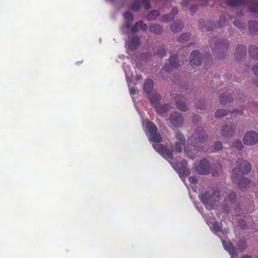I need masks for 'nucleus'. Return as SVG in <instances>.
<instances>
[{
	"label": "nucleus",
	"instance_id": "12",
	"mask_svg": "<svg viewBox=\"0 0 258 258\" xmlns=\"http://www.w3.org/2000/svg\"><path fill=\"white\" fill-rule=\"evenodd\" d=\"M190 62L194 65L200 66L202 63V57L200 52L194 50L190 54Z\"/></svg>",
	"mask_w": 258,
	"mask_h": 258
},
{
	"label": "nucleus",
	"instance_id": "34",
	"mask_svg": "<svg viewBox=\"0 0 258 258\" xmlns=\"http://www.w3.org/2000/svg\"><path fill=\"white\" fill-rule=\"evenodd\" d=\"M228 114V112L225 109H219L216 111L215 113V116L217 117H220L222 116H225V115Z\"/></svg>",
	"mask_w": 258,
	"mask_h": 258
},
{
	"label": "nucleus",
	"instance_id": "21",
	"mask_svg": "<svg viewBox=\"0 0 258 258\" xmlns=\"http://www.w3.org/2000/svg\"><path fill=\"white\" fill-rule=\"evenodd\" d=\"M149 31L154 34L159 35L162 32L163 28L160 25L154 23L149 26Z\"/></svg>",
	"mask_w": 258,
	"mask_h": 258
},
{
	"label": "nucleus",
	"instance_id": "32",
	"mask_svg": "<svg viewBox=\"0 0 258 258\" xmlns=\"http://www.w3.org/2000/svg\"><path fill=\"white\" fill-rule=\"evenodd\" d=\"M189 33H185L180 35L178 37V41L181 43H185L189 40L190 37Z\"/></svg>",
	"mask_w": 258,
	"mask_h": 258
},
{
	"label": "nucleus",
	"instance_id": "56",
	"mask_svg": "<svg viewBox=\"0 0 258 258\" xmlns=\"http://www.w3.org/2000/svg\"><path fill=\"white\" fill-rule=\"evenodd\" d=\"M164 69L165 71H171V69H168V67H167V65H165L164 67Z\"/></svg>",
	"mask_w": 258,
	"mask_h": 258
},
{
	"label": "nucleus",
	"instance_id": "44",
	"mask_svg": "<svg viewBox=\"0 0 258 258\" xmlns=\"http://www.w3.org/2000/svg\"><path fill=\"white\" fill-rule=\"evenodd\" d=\"M188 181L191 184H196L198 182V180L195 176H190L188 178Z\"/></svg>",
	"mask_w": 258,
	"mask_h": 258
},
{
	"label": "nucleus",
	"instance_id": "38",
	"mask_svg": "<svg viewBox=\"0 0 258 258\" xmlns=\"http://www.w3.org/2000/svg\"><path fill=\"white\" fill-rule=\"evenodd\" d=\"M123 16L126 21H132L133 20V14L130 12L124 13Z\"/></svg>",
	"mask_w": 258,
	"mask_h": 258
},
{
	"label": "nucleus",
	"instance_id": "14",
	"mask_svg": "<svg viewBox=\"0 0 258 258\" xmlns=\"http://www.w3.org/2000/svg\"><path fill=\"white\" fill-rule=\"evenodd\" d=\"M235 126L233 125H224L221 131L223 137L228 138L232 136L234 132Z\"/></svg>",
	"mask_w": 258,
	"mask_h": 258
},
{
	"label": "nucleus",
	"instance_id": "17",
	"mask_svg": "<svg viewBox=\"0 0 258 258\" xmlns=\"http://www.w3.org/2000/svg\"><path fill=\"white\" fill-rule=\"evenodd\" d=\"M154 82L151 79H146L144 84L143 90L146 93L149 95L152 93Z\"/></svg>",
	"mask_w": 258,
	"mask_h": 258
},
{
	"label": "nucleus",
	"instance_id": "47",
	"mask_svg": "<svg viewBox=\"0 0 258 258\" xmlns=\"http://www.w3.org/2000/svg\"><path fill=\"white\" fill-rule=\"evenodd\" d=\"M178 13V10L176 8H174L170 13V14H172V16L173 17V18H174V16L176 15Z\"/></svg>",
	"mask_w": 258,
	"mask_h": 258
},
{
	"label": "nucleus",
	"instance_id": "43",
	"mask_svg": "<svg viewBox=\"0 0 258 258\" xmlns=\"http://www.w3.org/2000/svg\"><path fill=\"white\" fill-rule=\"evenodd\" d=\"M238 224L242 229H245L247 226V223L246 221L243 219H240L238 221Z\"/></svg>",
	"mask_w": 258,
	"mask_h": 258
},
{
	"label": "nucleus",
	"instance_id": "23",
	"mask_svg": "<svg viewBox=\"0 0 258 258\" xmlns=\"http://www.w3.org/2000/svg\"><path fill=\"white\" fill-rule=\"evenodd\" d=\"M183 26V24L181 20L176 21L170 26V29L173 32L176 33L180 31Z\"/></svg>",
	"mask_w": 258,
	"mask_h": 258
},
{
	"label": "nucleus",
	"instance_id": "54",
	"mask_svg": "<svg viewBox=\"0 0 258 258\" xmlns=\"http://www.w3.org/2000/svg\"><path fill=\"white\" fill-rule=\"evenodd\" d=\"M233 113H236L237 114H241L242 113V111L241 110H234L233 111Z\"/></svg>",
	"mask_w": 258,
	"mask_h": 258
},
{
	"label": "nucleus",
	"instance_id": "9",
	"mask_svg": "<svg viewBox=\"0 0 258 258\" xmlns=\"http://www.w3.org/2000/svg\"><path fill=\"white\" fill-rule=\"evenodd\" d=\"M169 121L174 126L179 127L182 125L183 118L180 113L175 111L170 114Z\"/></svg>",
	"mask_w": 258,
	"mask_h": 258
},
{
	"label": "nucleus",
	"instance_id": "11",
	"mask_svg": "<svg viewBox=\"0 0 258 258\" xmlns=\"http://www.w3.org/2000/svg\"><path fill=\"white\" fill-rule=\"evenodd\" d=\"M175 138L177 140V141L175 143V150L177 152L181 153L182 151V147L185 145V138L183 134L180 132L175 133Z\"/></svg>",
	"mask_w": 258,
	"mask_h": 258
},
{
	"label": "nucleus",
	"instance_id": "3",
	"mask_svg": "<svg viewBox=\"0 0 258 258\" xmlns=\"http://www.w3.org/2000/svg\"><path fill=\"white\" fill-rule=\"evenodd\" d=\"M199 198L205 205L212 207L217 201L219 200V191L217 189L210 187L204 193L200 194Z\"/></svg>",
	"mask_w": 258,
	"mask_h": 258
},
{
	"label": "nucleus",
	"instance_id": "22",
	"mask_svg": "<svg viewBox=\"0 0 258 258\" xmlns=\"http://www.w3.org/2000/svg\"><path fill=\"white\" fill-rule=\"evenodd\" d=\"M246 53V47L242 45H238L236 48L235 57L236 59H240Z\"/></svg>",
	"mask_w": 258,
	"mask_h": 258
},
{
	"label": "nucleus",
	"instance_id": "46",
	"mask_svg": "<svg viewBox=\"0 0 258 258\" xmlns=\"http://www.w3.org/2000/svg\"><path fill=\"white\" fill-rule=\"evenodd\" d=\"M249 11L252 13H258V3L256 4V7L249 8Z\"/></svg>",
	"mask_w": 258,
	"mask_h": 258
},
{
	"label": "nucleus",
	"instance_id": "39",
	"mask_svg": "<svg viewBox=\"0 0 258 258\" xmlns=\"http://www.w3.org/2000/svg\"><path fill=\"white\" fill-rule=\"evenodd\" d=\"M214 22L213 21H209L205 25L206 28L208 30H212L216 26L214 24Z\"/></svg>",
	"mask_w": 258,
	"mask_h": 258
},
{
	"label": "nucleus",
	"instance_id": "25",
	"mask_svg": "<svg viewBox=\"0 0 258 258\" xmlns=\"http://www.w3.org/2000/svg\"><path fill=\"white\" fill-rule=\"evenodd\" d=\"M249 54L251 58L258 59V47L254 45H250L249 47Z\"/></svg>",
	"mask_w": 258,
	"mask_h": 258
},
{
	"label": "nucleus",
	"instance_id": "61",
	"mask_svg": "<svg viewBox=\"0 0 258 258\" xmlns=\"http://www.w3.org/2000/svg\"><path fill=\"white\" fill-rule=\"evenodd\" d=\"M189 157L190 158H192V159L194 158V156H190V155H189Z\"/></svg>",
	"mask_w": 258,
	"mask_h": 258
},
{
	"label": "nucleus",
	"instance_id": "58",
	"mask_svg": "<svg viewBox=\"0 0 258 258\" xmlns=\"http://www.w3.org/2000/svg\"><path fill=\"white\" fill-rule=\"evenodd\" d=\"M241 258H252V257L248 255H244Z\"/></svg>",
	"mask_w": 258,
	"mask_h": 258
},
{
	"label": "nucleus",
	"instance_id": "1",
	"mask_svg": "<svg viewBox=\"0 0 258 258\" xmlns=\"http://www.w3.org/2000/svg\"><path fill=\"white\" fill-rule=\"evenodd\" d=\"M237 167L232 171V179L233 182L237 183L241 190L248 188L249 184H254L249 179L243 177L244 174L248 173L251 169L250 163L243 159L238 158L236 161Z\"/></svg>",
	"mask_w": 258,
	"mask_h": 258
},
{
	"label": "nucleus",
	"instance_id": "37",
	"mask_svg": "<svg viewBox=\"0 0 258 258\" xmlns=\"http://www.w3.org/2000/svg\"><path fill=\"white\" fill-rule=\"evenodd\" d=\"M232 147L236 148L238 150H240L243 148V145L241 141L237 140L233 143Z\"/></svg>",
	"mask_w": 258,
	"mask_h": 258
},
{
	"label": "nucleus",
	"instance_id": "31",
	"mask_svg": "<svg viewBox=\"0 0 258 258\" xmlns=\"http://www.w3.org/2000/svg\"><path fill=\"white\" fill-rule=\"evenodd\" d=\"M227 14H223L219 18V20L218 23V27H222L224 26L226 23L227 22V20L226 18Z\"/></svg>",
	"mask_w": 258,
	"mask_h": 258
},
{
	"label": "nucleus",
	"instance_id": "16",
	"mask_svg": "<svg viewBox=\"0 0 258 258\" xmlns=\"http://www.w3.org/2000/svg\"><path fill=\"white\" fill-rule=\"evenodd\" d=\"M187 162L185 160H183L180 163V166L178 170V172L180 176H187L190 174V171L187 167Z\"/></svg>",
	"mask_w": 258,
	"mask_h": 258
},
{
	"label": "nucleus",
	"instance_id": "26",
	"mask_svg": "<svg viewBox=\"0 0 258 258\" xmlns=\"http://www.w3.org/2000/svg\"><path fill=\"white\" fill-rule=\"evenodd\" d=\"M236 198V195L233 192H231L226 196L225 198V202L226 205H230L235 202Z\"/></svg>",
	"mask_w": 258,
	"mask_h": 258
},
{
	"label": "nucleus",
	"instance_id": "19",
	"mask_svg": "<svg viewBox=\"0 0 258 258\" xmlns=\"http://www.w3.org/2000/svg\"><path fill=\"white\" fill-rule=\"evenodd\" d=\"M171 106L169 104H164L163 105H156V109L158 114L163 115L168 112L170 109Z\"/></svg>",
	"mask_w": 258,
	"mask_h": 258
},
{
	"label": "nucleus",
	"instance_id": "28",
	"mask_svg": "<svg viewBox=\"0 0 258 258\" xmlns=\"http://www.w3.org/2000/svg\"><path fill=\"white\" fill-rule=\"evenodd\" d=\"M160 15V12L158 10H154L149 12L147 15V19L148 20H155Z\"/></svg>",
	"mask_w": 258,
	"mask_h": 258
},
{
	"label": "nucleus",
	"instance_id": "51",
	"mask_svg": "<svg viewBox=\"0 0 258 258\" xmlns=\"http://www.w3.org/2000/svg\"><path fill=\"white\" fill-rule=\"evenodd\" d=\"M196 107L201 110H204L205 108V105L203 103L201 104H197Z\"/></svg>",
	"mask_w": 258,
	"mask_h": 258
},
{
	"label": "nucleus",
	"instance_id": "36",
	"mask_svg": "<svg viewBox=\"0 0 258 258\" xmlns=\"http://www.w3.org/2000/svg\"><path fill=\"white\" fill-rule=\"evenodd\" d=\"M173 17L172 16V14L170 13L168 14L164 15L160 18V21L162 22H168L173 20Z\"/></svg>",
	"mask_w": 258,
	"mask_h": 258
},
{
	"label": "nucleus",
	"instance_id": "60",
	"mask_svg": "<svg viewBox=\"0 0 258 258\" xmlns=\"http://www.w3.org/2000/svg\"><path fill=\"white\" fill-rule=\"evenodd\" d=\"M255 196L258 198V191L255 193Z\"/></svg>",
	"mask_w": 258,
	"mask_h": 258
},
{
	"label": "nucleus",
	"instance_id": "30",
	"mask_svg": "<svg viewBox=\"0 0 258 258\" xmlns=\"http://www.w3.org/2000/svg\"><path fill=\"white\" fill-rule=\"evenodd\" d=\"M237 248L239 251H242L247 247V243L244 239H241L238 241L237 243Z\"/></svg>",
	"mask_w": 258,
	"mask_h": 258
},
{
	"label": "nucleus",
	"instance_id": "15",
	"mask_svg": "<svg viewBox=\"0 0 258 258\" xmlns=\"http://www.w3.org/2000/svg\"><path fill=\"white\" fill-rule=\"evenodd\" d=\"M182 96L178 95L175 97L176 104L177 108L182 111H185L187 110V106L183 101Z\"/></svg>",
	"mask_w": 258,
	"mask_h": 258
},
{
	"label": "nucleus",
	"instance_id": "4",
	"mask_svg": "<svg viewBox=\"0 0 258 258\" xmlns=\"http://www.w3.org/2000/svg\"><path fill=\"white\" fill-rule=\"evenodd\" d=\"M146 127L149 131L148 138L150 141L157 143L162 142L161 136L157 133V127L153 122L149 120L146 121Z\"/></svg>",
	"mask_w": 258,
	"mask_h": 258
},
{
	"label": "nucleus",
	"instance_id": "49",
	"mask_svg": "<svg viewBox=\"0 0 258 258\" xmlns=\"http://www.w3.org/2000/svg\"><path fill=\"white\" fill-rule=\"evenodd\" d=\"M252 71L254 75L258 77V63L256 66L252 67Z\"/></svg>",
	"mask_w": 258,
	"mask_h": 258
},
{
	"label": "nucleus",
	"instance_id": "57",
	"mask_svg": "<svg viewBox=\"0 0 258 258\" xmlns=\"http://www.w3.org/2000/svg\"><path fill=\"white\" fill-rule=\"evenodd\" d=\"M136 79L137 80H141L142 79V76L141 75H138L136 76Z\"/></svg>",
	"mask_w": 258,
	"mask_h": 258
},
{
	"label": "nucleus",
	"instance_id": "40",
	"mask_svg": "<svg viewBox=\"0 0 258 258\" xmlns=\"http://www.w3.org/2000/svg\"><path fill=\"white\" fill-rule=\"evenodd\" d=\"M223 146L221 142H216L214 144V150L220 151L222 149Z\"/></svg>",
	"mask_w": 258,
	"mask_h": 258
},
{
	"label": "nucleus",
	"instance_id": "18",
	"mask_svg": "<svg viewBox=\"0 0 258 258\" xmlns=\"http://www.w3.org/2000/svg\"><path fill=\"white\" fill-rule=\"evenodd\" d=\"M250 2V0H228L227 5L231 7H236L239 6H242L248 4Z\"/></svg>",
	"mask_w": 258,
	"mask_h": 258
},
{
	"label": "nucleus",
	"instance_id": "29",
	"mask_svg": "<svg viewBox=\"0 0 258 258\" xmlns=\"http://www.w3.org/2000/svg\"><path fill=\"white\" fill-rule=\"evenodd\" d=\"M249 29L252 33L258 32V22L254 21H249Z\"/></svg>",
	"mask_w": 258,
	"mask_h": 258
},
{
	"label": "nucleus",
	"instance_id": "7",
	"mask_svg": "<svg viewBox=\"0 0 258 258\" xmlns=\"http://www.w3.org/2000/svg\"><path fill=\"white\" fill-rule=\"evenodd\" d=\"M210 170V164L206 158L202 159L200 161L199 165L195 168L196 172L202 175H207L209 174Z\"/></svg>",
	"mask_w": 258,
	"mask_h": 258
},
{
	"label": "nucleus",
	"instance_id": "50",
	"mask_svg": "<svg viewBox=\"0 0 258 258\" xmlns=\"http://www.w3.org/2000/svg\"><path fill=\"white\" fill-rule=\"evenodd\" d=\"M138 29H139V27L138 26L136 25V24H135L134 26H133L131 28V32L133 33H135L137 32L138 31Z\"/></svg>",
	"mask_w": 258,
	"mask_h": 258
},
{
	"label": "nucleus",
	"instance_id": "42",
	"mask_svg": "<svg viewBox=\"0 0 258 258\" xmlns=\"http://www.w3.org/2000/svg\"><path fill=\"white\" fill-rule=\"evenodd\" d=\"M233 24L239 29H243L244 27L243 24L238 20H235L233 22Z\"/></svg>",
	"mask_w": 258,
	"mask_h": 258
},
{
	"label": "nucleus",
	"instance_id": "45",
	"mask_svg": "<svg viewBox=\"0 0 258 258\" xmlns=\"http://www.w3.org/2000/svg\"><path fill=\"white\" fill-rule=\"evenodd\" d=\"M166 51L164 48H161L158 52L157 55H160L161 57L164 56L166 54Z\"/></svg>",
	"mask_w": 258,
	"mask_h": 258
},
{
	"label": "nucleus",
	"instance_id": "33",
	"mask_svg": "<svg viewBox=\"0 0 258 258\" xmlns=\"http://www.w3.org/2000/svg\"><path fill=\"white\" fill-rule=\"evenodd\" d=\"M223 245L224 248L230 253L232 254L234 251V248L231 242H228L227 244L225 241H223Z\"/></svg>",
	"mask_w": 258,
	"mask_h": 258
},
{
	"label": "nucleus",
	"instance_id": "24",
	"mask_svg": "<svg viewBox=\"0 0 258 258\" xmlns=\"http://www.w3.org/2000/svg\"><path fill=\"white\" fill-rule=\"evenodd\" d=\"M219 99L221 104L222 105H227L233 100L232 97L231 96H230L229 94L227 95H226L225 94H221Z\"/></svg>",
	"mask_w": 258,
	"mask_h": 258
},
{
	"label": "nucleus",
	"instance_id": "10",
	"mask_svg": "<svg viewBox=\"0 0 258 258\" xmlns=\"http://www.w3.org/2000/svg\"><path fill=\"white\" fill-rule=\"evenodd\" d=\"M142 5H143L146 10L149 9L151 7L149 0H135L131 6L130 9L132 11H138Z\"/></svg>",
	"mask_w": 258,
	"mask_h": 258
},
{
	"label": "nucleus",
	"instance_id": "35",
	"mask_svg": "<svg viewBox=\"0 0 258 258\" xmlns=\"http://www.w3.org/2000/svg\"><path fill=\"white\" fill-rule=\"evenodd\" d=\"M136 25L138 26L139 28L143 31H146L148 29V26L146 24L144 23L142 21H139L136 23Z\"/></svg>",
	"mask_w": 258,
	"mask_h": 258
},
{
	"label": "nucleus",
	"instance_id": "48",
	"mask_svg": "<svg viewBox=\"0 0 258 258\" xmlns=\"http://www.w3.org/2000/svg\"><path fill=\"white\" fill-rule=\"evenodd\" d=\"M198 10V7L192 6L190 8V13L192 15Z\"/></svg>",
	"mask_w": 258,
	"mask_h": 258
},
{
	"label": "nucleus",
	"instance_id": "27",
	"mask_svg": "<svg viewBox=\"0 0 258 258\" xmlns=\"http://www.w3.org/2000/svg\"><path fill=\"white\" fill-rule=\"evenodd\" d=\"M169 63L172 68H177L179 64L177 61V55H171L169 58Z\"/></svg>",
	"mask_w": 258,
	"mask_h": 258
},
{
	"label": "nucleus",
	"instance_id": "8",
	"mask_svg": "<svg viewBox=\"0 0 258 258\" xmlns=\"http://www.w3.org/2000/svg\"><path fill=\"white\" fill-rule=\"evenodd\" d=\"M243 142L246 145H255L258 142V134L254 131L247 132L244 136Z\"/></svg>",
	"mask_w": 258,
	"mask_h": 258
},
{
	"label": "nucleus",
	"instance_id": "2",
	"mask_svg": "<svg viewBox=\"0 0 258 258\" xmlns=\"http://www.w3.org/2000/svg\"><path fill=\"white\" fill-rule=\"evenodd\" d=\"M208 136L205 134V131L202 127H197L194 133L189 137L187 143L190 148L185 147L184 151L189 153L192 150L196 152H199L203 150L201 144L204 143L207 141Z\"/></svg>",
	"mask_w": 258,
	"mask_h": 258
},
{
	"label": "nucleus",
	"instance_id": "53",
	"mask_svg": "<svg viewBox=\"0 0 258 258\" xmlns=\"http://www.w3.org/2000/svg\"><path fill=\"white\" fill-rule=\"evenodd\" d=\"M130 93L131 95H134L136 93V90L134 88H131L130 89Z\"/></svg>",
	"mask_w": 258,
	"mask_h": 258
},
{
	"label": "nucleus",
	"instance_id": "55",
	"mask_svg": "<svg viewBox=\"0 0 258 258\" xmlns=\"http://www.w3.org/2000/svg\"><path fill=\"white\" fill-rule=\"evenodd\" d=\"M150 55H151V54L150 53L146 52L145 53L143 54V55H142V57H143L144 56H145V57H147V56L149 57Z\"/></svg>",
	"mask_w": 258,
	"mask_h": 258
},
{
	"label": "nucleus",
	"instance_id": "5",
	"mask_svg": "<svg viewBox=\"0 0 258 258\" xmlns=\"http://www.w3.org/2000/svg\"><path fill=\"white\" fill-rule=\"evenodd\" d=\"M152 146L155 151L164 158L173 159V151L169 149L166 146L162 144L153 143Z\"/></svg>",
	"mask_w": 258,
	"mask_h": 258
},
{
	"label": "nucleus",
	"instance_id": "62",
	"mask_svg": "<svg viewBox=\"0 0 258 258\" xmlns=\"http://www.w3.org/2000/svg\"><path fill=\"white\" fill-rule=\"evenodd\" d=\"M111 1H113L114 0H110Z\"/></svg>",
	"mask_w": 258,
	"mask_h": 258
},
{
	"label": "nucleus",
	"instance_id": "41",
	"mask_svg": "<svg viewBox=\"0 0 258 258\" xmlns=\"http://www.w3.org/2000/svg\"><path fill=\"white\" fill-rule=\"evenodd\" d=\"M213 229L214 231L218 232H221L222 230L221 227L217 222H215L213 223Z\"/></svg>",
	"mask_w": 258,
	"mask_h": 258
},
{
	"label": "nucleus",
	"instance_id": "52",
	"mask_svg": "<svg viewBox=\"0 0 258 258\" xmlns=\"http://www.w3.org/2000/svg\"><path fill=\"white\" fill-rule=\"evenodd\" d=\"M132 21H126L125 22V26L127 28L129 29L131 28V22Z\"/></svg>",
	"mask_w": 258,
	"mask_h": 258
},
{
	"label": "nucleus",
	"instance_id": "20",
	"mask_svg": "<svg viewBox=\"0 0 258 258\" xmlns=\"http://www.w3.org/2000/svg\"><path fill=\"white\" fill-rule=\"evenodd\" d=\"M149 96L150 98L151 103L154 106L158 105L161 99L160 95L156 91H153Z\"/></svg>",
	"mask_w": 258,
	"mask_h": 258
},
{
	"label": "nucleus",
	"instance_id": "59",
	"mask_svg": "<svg viewBox=\"0 0 258 258\" xmlns=\"http://www.w3.org/2000/svg\"><path fill=\"white\" fill-rule=\"evenodd\" d=\"M254 85H255L256 87H258V80H257V81H256L254 82Z\"/></svg>",
	"mask_w": 258,
	"mask_h": 258
},
{
	"label": "nucleus",
	"instance_id": "13",
	"mask_svg": "<svg viewBox=\"0 0 258 258\" xmlns=\"http://www.w3.org/2000/svg\"><path fill=\"white\" fill-rule=\"evenodd\" d=\"M140 45V38L136 35L133 36L128 42L127 46L131 50H135Z\"/></svg>",
	"mask_w": 258,
	"mask_h": 258
},
{
	"label": "nucleus",
	"instance_id": "6",
	"mask_svg": "<svg viewBox=\"0 0 258 258\" xmlns=\"http://www.w3.org/2000/svg\"><path fill=\"white\" fill-rule=\"evenodd\" d=\"M229 47V43L225 40H219L216 41L213 47L212 51L213 53H216L218 51L221 50L219 53L217 54L216 56L218 58H223L225 56L224 53H223L224 50H227Z\"/></svg>",
	"mask_w": 258,
	"mask_h": 258
}]
</instances>
